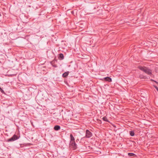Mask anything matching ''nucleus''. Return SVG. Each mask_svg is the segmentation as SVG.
I'll return each mask as SVG.
<instances>
[{
  "instance_id": "nucleus-1",
  "label": "nucleus",
  "mask_w": 158,
  "mask_h": 158,
  "mask_svg": "<svg viewBox=\"0 0 158 158\" xmlns=\"http://www.w3.org/2000/svg\"><path fill=\"white\" fill-rule=\"evenodd\" d=\"M138 68L148 75L151 76L152 75V70L150 69L148 67L140 65L138 66Z\"/></svg>"
},
{
  "instance_id": "nucleus-2",
  "label": "nucleus",
  "mask_w": 158,
  "mask_h": 158,
  "mask_svg": "<svg viewBox=\"0 0 158 158\" xmlns=\"http://www.w3.org/2000/svg\"><path fill=\"white\" fill-rule=\"evenodd\" d=\"M69 146L70 149L73 150H76L77 148V145L75 141L69 143Z\"/></svg>"
},
{
  "instance_id": "nucleus-3",
  "label": "nucleus",
  "mask_w": 158,
  "mask_h": 158,
  "mask_svg": "<svg viewBox=\"0 0 158 158\" xmlns=\"http://www.w3.org/2000/svg\"><path fill=\"white\" fill-rule=\"evenodd\" d=\"M20 135L18 136L15 134H14L11 138L8 139L7 141L8 142L13 141L18 139L20 137Z\"/></svg>"
},
{
  "instance_id": "nucleus-4",
  "label": "nucleus",
  "mask_w": 158,
  "mask_h": 158,
  "mask_svg": "<svg viewBox=\"0 0 158 158\" xmlns=\"http://www.w3.org/2000/svg\"><path fill=\"white\" fill-rule=\"evenodd\" d=\"M93 135L92 133L88 130L85 131V137L86 138H90Z\"/></svg>"
},
{
  "instance_id": "nucleus-5",
  "label": "nucleus",
  "mask_w": 158,
  "mask_h": 158,
  "mask_svg": "<svg viewBox=\"0 0 158 158\" xmlns=\"http://www.w3.org/2000/svg\"><path fill=\"white\" fill-rule=\"evenodd\" d=\"M101 80L102 81H105L109 82H111L112 81V79L109 77H105L104 78L101 79Z\"/></svg>"
},
{
  "instance_id": "nucleus-6",
  "label": "nucleus",
  "mask_w": 158,
  "mask_h": 158,
  "mask_svg": "<svg viewBox=\"0 0 158 158\" xmlns=\"http://www.w3.org/2000/svg\"><path fill=\"white\" fill-rule=\"evenodd\" d=\"M139 77L141 79H148V78L146 76L144 75L143 74H140L139 75Z\"/></svg>"
},
{
  "instance_id": "nucleus-7",
  "label": "nucleus",
  "mask_w": 158,
  "mask_h": 158,
  "mask_svg": "<svg viewBox=\"0 0 158 158\" xmlns=\"http://www.w3.org/2000/svg\"><path fill=\"white\" fill-rule=\"evenodd\" d=\"M64 56L62 53H60L59 54L58 56V59L60 60H62L64 59Z\"/></svg>"
},
{
  "instance_id": "nucleus-8",
  "label": "nucleus",
  "mask_w": 158,
  "mask_h": 158,
  "mask_svg": "<svg viewBox=\"0 0 158 158\" xmlns=\"http://www.w3.org/2000/svg\"><path fill=\"white\" fill-rule=\"evenodd\" d=\"M70 141L69 143L75 141V139L73 135L72 134L70 135Z\"/></svg>"
},
{
  "instance_id": "nucleus-9",
  "label": "nucleus",
  "mask_w": 158,
  "mask_h": 158,
  "mask_svg": "<svg viewBox=\"0 0 158 158\" xmlns=\"http://www.w3.org/2000/svg\"><path fill=\"white\" fill-rule=\"evenodd\" d=\"M60 126L58 125H56L54 127V129L55 131H58L60 130Z\"/></svg>"
},
{
  "instance_id": "nucleus-10",
  "label": "nucleus",
  "mask_w": 158,
  "mask_h": 158,
  "mask_svg": "<svg viewBox=\"0 0 158 158\" xmlns=\"http://www.w3.org/2000/svg\"><path fill=\"white\" fill-rule=\"evenodd\" d=\"M69 71L66 72L64 73H63L62 74V77L64 78H65L67 77L69 75Z\"/></svg>"
},
{
  "instance_id": "nucleus-11",
  "label": "nucleus",
  "mask_w": 158,
  "mask_h": 158,
  "mask_svg": "<svg viewBox=\"0 0 158 158\" xmlns=\"http://www.w3.org/2000/svg\"><path fill=\"white\" fill-rule=\"evenodd\" d=\"M72 65H69L68 66V67L70 68L69 69L70 70V72H71L72 71H74L75 70V68L73 67Z\"/></svg>"
},
{
  "instance_id": "nucleus-12",
  "label": "nucleus",
  "mask_w": 158,
  "mask_h": 158,
  "mask_svg": "<svg viewBox=\"0 0 158 158\" xmlns=\"http://www.w3.org/2000/svg\"><path fill=\"white\" fill-rule=\"evenodd\" d=\"M129 134L131 136H133L135 135V133L134 131H130Z\"/></svg>"
},
{
  "instance_id": "nucleus-13",
  "label": "nucleus",
  "mask_w": 158,
  "mask_h": 158,
  "mask_svg": "<svg viewBox=\"0 0 158 158\" xmlns=\"http://www.w3.org/2000/svg\"><path fill=\"white\" fill-rule=\"evenodd\" d=\"M54 60H53L51 62V64L52 65V66L54 67H57V65L54 64Z\"/></svg>"
},
{
  "instance_id": "nucleus-14",
  "label": "nucleus",
  "mask_w": 158,
  "mask_h": 158,
  "mask_svg": "<svg viewBox=\"0 0 158 158\" xmlns=\"http://www.w3.org/2000/svg\"><path fill=\"white\" fill-rule=\"evenodd\" d=\"M102 119L103 121L107 122H109V120L107 119V117L106 116H104L102 118Z\"/></svg>"
},
{
  "instance_id": "nucleus-15",
  "label": "nucleus",
  "mask_w": 158,
  "mask_h": 158,
  "mask_svg": "<svg viewBox=\"0 0 158 158\" xmlns=\"http://www.w3.org/2000/svg\"><path fill=\"white\" fill-rule=\"evenodd\" d=\"M128 155L129 156H136L133 153H129L128 154Z\"/></svg>"
},
{
  "instance_id": "nucleus-16",
  "label": "nucleus",
  "mask_w": 158,
  "mask_h": 158,
  "mask_svg": "<svg viewBox=\"0 0 158 158\" xmlns=\"http://www.w3.org/2000/svg\"><path fill=\"white\" fill-rule=\"evenodd\" d=\"M0 91L2 93H5L4 91L1 88L0 89Z\"/></svg>"
},
{
  "instance_id": "nucleus-17",
  "label": "nucleus",
  "mask_w": 158,
  "mask_h": 158,
  "mask_svg": "<svg viewBox=\"0 0 158 158\" xmlns=\"http://www.w3.org/2000/svg\"><path fill=\"white\" fill-rule=\"evenodd\" d=\"M154 87L156 89L157 91L158 92V87L156 85H153Z\"/></svg>"
},
{
  "instance_id": "nucleus-18",
  "label": "nucleus",
  "mask_w": 158,
  "mask_h": 158,
  "mask_svg": "<svg viewBox=\"0 0 158 158\" xmlns=\"http://www.w3.org/2000/svg\"><path fill=\"white\" fill-rule=\"evenodd\" d=\"M71 13L72 14H74L73 11V10L71 11Z\"/></svg>"
},
{
  "instance_id": "nucleus-19",
  "label": "nucleus",
  "mask_w": 158,
  "mask_h": 158,
  "mask_svg": "<svg viewBox=\"0 0 158 158\" xmlns=\"http://www.w3.org/2000/svg\"><path fill=\"white\" fill-rule=\"evenodd\" d=\"M150 81H155V80H153V79H150Z\"/></svg>"
},
{
  "instance_id": "nucleus-20",
  "label": "nucleus",
  "mask_w": 158,
  "mask_h": 158,
  "mask_svg": "<svg viewBox=\"0 0 158 158\" xmlns=\"http://www.w3.org/2000/svg\"><path fill=\"white\" fill-rule=\"evenodd\" d=\"M154 82H155L158 85V82L156 81H155Z\"/></svg>"
},
{
  "instance_id": "nucleus-21",
  "label": "nucleus",
  "mask_w": 158,
  "mask_h": 158,
  "mask_svg": "<svg viewBox=\"0 0 158 158\" xmlns=\"http://www.w3.org/2000/svg\"><path fill=\"white\" fill-rule=\"evenodd\" d=\"M42 12H43V11H42L40 13V14H41L40 15H41L42 14V15H44V14L43 13H42Z\"/></svg>"
},
{
  "instance_id": "nucleus-22",
  "label": "nucleus",
  "mask_w": 158,
  "mask_h": 158,
  "mask_svg": "<svg viewBox=\"0 0 158 158\" xmlns=\"http://www.w3.org/2000/svg\"><path fill=\"white\" fill-rule=\"evenodd\" d=\"M78 141H79V139H77L76 140V141L77 142H78Z\"/></svg>"
},
{
  "instance_id": "nucleus-23",
  "label": "nucleus",
  "mask_w": 158,
  "mask_h": 158,
  "mask_svg": "<svg viewBox=\"0 0 158 158\" xmlns=\"http://www.w3.org/2000/svg\"><path fill=\"white\" fill-rule=\"evenodd\" d=\"M94 9H96V8L95 7Z\"/></svg>"
},
{
  "instance_id": "nucleus-24",
  "label": "nucleus",
  "mask_w": 158,
  "mask_h": 158,
  "mask_svg": "<svg viewBox=\"0 0 158 158\" xmlns=\"http://www.w3.org/2000/svg\"><path fill=\"white\" fill-rule=\"evenodd\" d=\"M1 88L0 87V89Z\"/></svg>"
}]
</instances>
